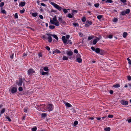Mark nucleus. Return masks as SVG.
<instances>
[{
  "instance_id": "f257e3e1",
  "label": "nucleus",
  "mask_w": 131,
  "mask_h": 131,
  "mask_svg": "<svg viewBox=\"0 0 131 131\" xmlns=\"http://www.w3.org/2000/svg\"><path fill=\"white\" fill-rule=\"evenodd\" d=\"M58 18V20L59 22L57 20L56 16H55L52 18V20L50 19V23L51 24L57 26H58L59 25L60 23L63 25L66 24V22L62 19L61 17H59Z\"/></svg>"
},
{
  "instance_id": "f03ea898",
  "label": "nucleus",
  "mask_w": 131,
  "mask_h": 131,
  "mask_svg": "<svg viewBox=\"0 0 131 131\" xmlns=\"http://www.w3.org/2000/svg\"><path fill=\"white\" fill-rule=\"evenodd\" d=\"M46 110L47 111H50L53 110V106L52 104H48L46 105Z\"/></svg>"
},
{
  "instance_id": "7ed1b4c3",
  "label": "nucleus",
  "mask_w": 131,
  "mask_h": 131,
  "mask_svg": "<svg viewBox=\"0 0 131 131\" xmlns=\"http://www.w3.org/2000/svg\"><path fill=\"white\" fill-rule=\"evenodd\" d=\"M51 4L54 6L56 8L59 10H61L62 9V8L59 6L57 4H55L53 2H51Z\"/></svg>"
},
{
  "instance_id": "20e7f679",
  "label": "nucleus",
  "mask_w": 131,
  "mask_h": 131,
  "mask_svg": "<svg viewBox=\"0 0 131 131\" xmlns=\"http://www.w3.org/2000/svg\"><path fill=\"white\" fill-rule=\"evenodd\" d=\"M95 51L97 53H99L101 55L103 54L104 53L103 51L102 50H100L99 48H96Z\"/></svg>"
},
{
  "instance_id": "39448f33",
  "label": "nucleus",
  "mask_w": 131,
  "mask_h": 131,
  "mask_svg": "<svg viewBox=\"0 0 131 131\" xmlns=\"http://www.w3.org/2000/svg\"><path fill=\"white\" fill-rule=\"evenodd\" d=\"M76 61L79 63H80L82 62V59L79 54H78L76 56Z\"/></svg>"
},
{
  "instance_id": "423d86ee",
  "label": "nucleus",
  "mask_w": 131,
  "mask_h": 131,
  "mask_svg": "<svg viewBox=\"0 0 131 131\" xmlns=\"http://www.w3.org/2000/svg\"><path fill=\"white\" fill-rule=\"evenodd\" d=\"M47 35V38L48 39V41L49 42H51L52 40V38L51 37L52 36V34H46Z\"/></svg>"
},
{
  "instance_id": "0eeeda50",
  "label": "nucleus",
  "mask_w": 131,
  "mask_h": 131,
  "mask_svg": "<svg viewBox=\"0 0 131 131\" xmlns=\"http://www.w3.org/2000/svg\"><path fill=\"white\" fill-rule=\"evenodd\" d=\"M92 24V22L88 20L85 22V27H88L90 25H91Z\"/></svg>"
},
{
  "instance_id": "6e6552de",
  "label": "nucleus",
  "mask_w": 131,
  "mask_h": 131,
  "mask_svg": "<svg viewBox=\"0 0 131 131\" xmlns=\"http://www.w3.org/2000/svg\"><path fill=\"white\" fill-rule=\"evenodd\" d=\"M17 91V88L15 87H13L11 89V91L12 93H15Z\"/></svg>"
},
{
  "instance_id": "1a4fd4ad",
  "label": "nucleus",
  "mask_w": 131,
  "mask_h": 131,
  "mask_svg": "<svg viewBox=\"0 0 131 131\" xmlns=\"http://www.w3.org/2000/svg\"><path fill=\"white\" fill-rule=\"evenodd\" d=\"M23 83V80L21 78H20L17 84L19 86H21Z\"/></svg>"
},
{
  "instance_id": "9d476101",
  "label": "nucleus",
  "mask_w": 131,
  "mask_h": 131,
  "mask_svg": "<svg viewBox=\"0 0 131 131\" xmlns=\"http://www.w3.org/2000/svg\"><path fill=\"white\" fill-rule=\"evenodd\" d=\"M34 72L35 71L33 69H29L28 70V74L29 75H30V74H32L33 73H34Z\"/></svg>"
},
{
  "instance_id": "9b49d317",
  "label": "nucleus",
  "mask_w": 131,
  "mask_h": 131,
  "mask_svg": "<svg viewBox=\"0 0 131 131\" xmlns=\"http://www.w3.org/2000/svg\"><path fill=\"white\" fill-rule=\"evenodd\" d=\"M62 39L64 43H66L67 42V40L66 38V37L64 36H63L62 37Z\"/></svg>"
},
{
  "instance_id": "f8f14e48",
  "label": "nucleus",
  "mask_w": 131,
  "mask_h": 131,
  "mask_svg": "<svg viewBox=\"0 0 131 131\" xmlns=\"http://www.w3.org/2000/svg\"><path fill=\"white\" fill-rule=\"evenodd\" d=\"M100 38H99L97 37L96 39H94L93 41V43L94 45L99 40Z\"/></svg>"
},
{
  "instance_id": "ddd939ff",
  "label": "nucleus",
  "mask_w": 131,
  "mask_h": 131,
  "mask_svg": "<svg viewBox=\"0 0 131 131\" xmlns=\"http://www.w3.org/2000/svg\"><path fill=\"white\" fill-rule=\"evenodd\" d=\"M121 103L122 104L125 105H127L128 104V102L127 101L122 100L121 101Z\"/></svg>"
},
{
  "instance_id": "4468645a",
  "label": "nucleus",
  "mask_w": 131,
  "mask_h": 131,
  "mask_svg": "<svg viewBox=\"0 0 131 131\" xmlns=\"http://www.w3.org/2000/svg\"><path fill=\"white\" fill-rule=\"evenodd\" d=\"M60 51L58 50L57 49L53 51L52 53L54 54L55 53H60Z\"/></svg>"
},
{
  "instance_id": "2eb2a0df",
  "label": "nucleus",
  "mask_w": 131,
  "mask_h": 131,
  "mask_svg": "<svg viewBox=\"0 0 131 131\" xmlns=\"http://www.w3.org/2000/svg\"><path fill=\"white\" fill-rule=\"evenodd\" d=\"M26 4V2H22L20 3L19 4V5L23 7Z\"/></svg>"
},
{
  "instance_id": "dca6fc26",
  "label": "nucleus",
  "mask_w": 131,
  "mask_h": 131,
  "mask_svg": "<svg viewBox=\"0 0 131 131\" xmlns=\"http://www.w3.org/2000/svg\"><path fill=\"white\" fill-rule=\"evenodd\" d=\"M73 54V52L71 51H69L67 52V54L68 55L71 56Z\"/></svg>"
},
{
  "instance_id": "f3484780",
  "label": "nucleus",
  "mask_w": 131,
  "mask_h": 131,
  "mask_svg": "<svg viewBox=\"0 0 131 131\" xmlns=\"http://www.w3.org/2000/svg\"><path fill=\"white\" fill-rule=\"evenodd\" d=\"M52 36L56 39V40H58V38L57 36L55 34H52Z\"/></svg>"
},
{
  "instance_id": "a211bd4d",
  "label": "nucleus",
  "mask_w": 131,
  "mask_h": 131,
  "mask_svg": "<svg viewBox=\"0 0 131 131\" xmlns=\"http://www.w3.org/2000/svg\"><path fill=\"white\" fill-rule=\"evenodd\" d=\"M103 17V16L101 15H98L97 16V18L100 20H101Z\"/></svg>"
},
{
  "instance_id": "6ab92c4d",
  "label": "nucleus",
  "mask_w": 131,
  "mask_h": 131,
  "mask_svg": "<svg viewBox=\"0 0 131 131\" xmlns=\"http://www.w3.org/2000/svg\"><path fill=\"white\" fill-rule=\"evenodd\" d=\"M113 87L115 88H118L120 87L119 85L118 84H116L114 85Z\"/></svg>"
},
{
  "instance_id": "aec40b11",
  "label": "nucleus",
  "mask_w": 131,
  "mask_h": 131,
  "mask_svg": "<svg viewBox=\"0 0 131 131\" xmlns=\"http://www.w3.org/2000/svg\"><path fill=\"white\" fill-rule=\"evenodd\" d=\"M41 74L43 75L46 74L48 75V72H44L43 71H42L41 72Z\"/></svg>"
},
{
  "instance_id": "412c9836",
  "label": "nucleus",
  "mask_w": 131,
  "mask_h": 131,
  "mask_svg": "<svg viewBox=\"0 0 131 131\" xmlns=\"http://www.w3.org/2000/svg\"><path fill=\"white\" fill-rule=\"evenodd\" d=\"M127 35V33L126 32H124L123 34V36L124 38H125Z\"/></svg>"
},
{
  "instance_id": "4be33fe9",
  "label": "nucleus",
  "mask_w": 131,
  "mask_h": 131,
  "mask_svg": "<svg viewBox=\"0 0 131 131\" xmlns=\"http://www.w3.org/2000/svg\"><path fill=\"white\" fill-rule=\"evenodd\" d=\"M1 12L2 13H3L4 14H6V11L5 10V9H3V8H1Z\"/></svg>"
},
{
  "instance_id": "5701e85b",
  "label": "nucleus",
  "mask_w": 131,
  "mask_h": 131,
  "mask_svg": "<svg viewBox=\"0 0 131 131\" xmlns=\"http://www.w3.org/2000/svg\"><path fill=\"white\" fill-rule=\"evenodd\" d=\"M65 105L66 106L68 107H71V105L68 103H65Z\"/></svg>"
},
{
  "instance_id": "b1692460",
  "label": "nucleus",
  "mask_w": 131,
  "mask_h": 131,
  "mask_svg": "<svg viewBox=\"0 0 131 131\" xmlns=\"http://www.w3.org/2000/svg\"><path fill=\"white\" fill-rule=\"evenodd\" d=\"M62 59H63V60H67L68 59V57L65 56H63Z\"/></svg>"
},
{
  "instance_id": "393cba45",
  "label": "nucleus",
  "mask_w": 131,
  "mask_h": 131,
  "mask_svg": "<svg viewBox=\"0 0 131 131\" xmlns=\"http://www.w3.org/2000/svg\"><path fill=\"white\" fill-rule=\"evenodd\" d=\"M49 27L50 29H53L55 27V26L53 25H50L49 26Z\"/></svg>"
},
{
  "instance_id": "a878e982",
  "label": "nucleus",
  "mask_w": 131,
  "mask_h": 131,
  "mask_svg": "<svg viewBox=\"0 0 131 131\" xmlns=\"http://www.w3.org/2000/svg\"><path fill=\"white\" fill-rule=\"evenodd\" d=\"M46 116V114L45 113H42L41 115V116L42 117L45 118Z\"/></svg>"
},
{
  "instance_id": "bb28decb",
  "label": "nucleus",
  "mask_w": 131,
  "mask_h": 131,
  "mask_svg": "<svg viewBox=\"0 0 131 131\" xmlns=\"http://www.w3.org/2000/svg\"><path fill=\"white\" fill-rule=\"evenodd\" d=\"M5 108H3L1 111L0 113L1 114H3L5 112Z\"/></svg>"
},
{
  "instance_id": "cd10ccee",
  "label": "nucleus",
  "mask_w": 131,
  "mask_h": 131,
  "mask_svg": "<svg viewBox=\"0 0 131 131\" xmlns=\"http://www.w3.org/2000/svg\"><path fill=\"white\" fill-rule=\"evenodd\" d=\"M130 10L129 9H127L125 12L126 14H128L130 12Z\"/></svg>"
},
{
  "instance_id": "c85d7f7f",
  "label": "nucleus",
  "mask_w": 131,
  "mask_h": 131,
  "mask_svg": "<svg viewBox=\"0 0 131 131\" xmlns=\"http://www.w3.org/2000/svg\"><path fill=\"white\" fill-rule=\"evenodd\" d=\"M32 15L34 17H36L37 16V13H33L32 14Z\"/></svg>"
},
{
  "instance_id": "c756f323",
  "label": "nucleus",
  "mask_w": 131,
  "mask_h": 131,
  "mask_svg": "<svg viewBox=\"0 0 131 131\" xmlns=\"http://www.w3.org/2000/svg\"><path fill=\"white\" fill-rule=\"evenodd\" d=\"M104 130L106 131H110V128L109 127H106L104 129Z\"/></svg>"
},
{
  "instance_id": "7c9ffc66",
  "label": "nucleus",
  "mask_w": 131,
  "mask_h": 131,
  "mask_svg": "<svg viewBox=\"0 0 131 131\" xmlns=\"http://www.w3.org/2000/svg\"><path fill=\"white\" fill-rule=\"evenodd\" d=\"M73 16L72 14H71L69 13L68 14V17L70 18H71Z\"/></svg>"
},
{
  "instance_id": "2f4dec72",
  "label": "nucleus",
  "mask_w": 131,
  "mask_h": 131,
  "mask_svg": "<svg viewBox=\"0 0 131 131\" xmlns=\"http://www.w3.org/2000/svg\"><path fill=\"white\" fill-rule=\"evenodd\" d=\"M72 25L75 27L78 26H79V24L77 23H73Z\"/></svg>"
},
{
  "instance_id": "473e14b6",
  "label": "nucleus",
  "mask_w": 131,
  "mask_h": 131,
  "mask_svg": "<svg viewBox=\"0 0 131 131\" xmlns=\"http://www.w3.org/2000/svg\"><path fill=\"white\" fill-rule=\"evenodd\" d=\"M5 117L9 121L11 122V120L8 116H5Z\"/></svg>"
},
{
  "instance_id": "72a5a7b5",
  "label": "nucleus",
  "mask_w": 131,
  "mask_h": 131,
  "mask_svg": "<svg viewBox=\"0 0 131 131\" xmlns=\"http://www.w3.org/2000/svg\"><path fill=\"white\" fill-rule=\"evenodd\" d=\"M86 20V19L85 17H83L82 19V20L83 22H85Z\"/></svg>"
},
{
  "instance_id": "f704fd0d",
  "label": "nucleus",
  "mask_w": 131,
  "mask_h": 131,
  "mask_svg": "<svg viewBox=\"0 0 131 131\" xmlns=\"http://www.w3.org/2000/svg\"><path fill=\"white\" fill-rule=\"evenodd\" d=\"M127 60H128V63L129 64V65H130L131 64V60H130V59H129L128 58H127Z\"/></svg>"
},
{
  "instance_id": "c9c22d12",
  "label": "nucleus",
  "mask_w": 131,
  "mask_h": 131,
  "mask_svg": "<svg viewBox=\"0 0 131 131\" xmlns=\"http://www.w3.org/2000/svg\"><path fill=\"white\" fill-rule=\"evenodd\" d=\"M47 36H48L47 35H46L43 36L42 37L43 39V40H45L47 39Z\"/></svg>"
},
{
  "instance_id": "e433bc0d",
  "label": "nucleus",
  "mask_w": 131,
  "mask_h": 131,
  "mask_svg": "<svg viewBox=\"0 0 131 131\" xmlns=\"http://www.w3.org/2000/svg\"><path fill=\"white\" fill-rule=\"evenodd\" d=\"M78 11L77 10H72V14L73 15H74L73 13H77Z\"/></svg>"
},
{
  "instance_id": "4c0bfd02",
  "label": "nucleus",
  "mask_w": 131,
  "mask_h": 131,
  "mask_svg": "<svg viewBox=\"0 0 131 131\" xmlns=\"http://www.w3.org/2000/svg\"><path fill=\"white\" fill-rule=\"evenodd\" d=\"M68 43L67 44L69 43L70 44H72V42H71V40H67Z\"/></svg>"
},
{
  "instance_id": "58836bf2",
  "label": "nucleus",
  "mask_w": 131,
  "mask_h": 131,
  "mask_svg": "<svg viewBox=\"0 0 131 131\" xmlns=\"http://www.w3.org/2000/svg\"><path fill=\"white\" fill-rule=\"evenodd\" d=\"M94 6L96 7H98L99 6V3H96L94 4Z\"/></svg>"
},
{
  "instance_id": "ea45409f",
  "label": "nucleus",
  "mask_w": 131,
  "mask_h": 131,
  "mask_svg": "<svg viewBox=\"0 0 131 131\" xmlns=\"http://www.w3.org/2000/svg\"><path fill=\"white\" fill-rule=\"evenodd\" d=\"M4 5V3L3 2H2L0 3V7H3Z\"/></svg>"
},
{
  "instance_id": "a19ab883",
  "label": "nucleus",
  "mask_w": 131,
  "mask_h": 131,
  "mask_svg": "<svg viewBox=\"0 0 131 131\" xmlns=\"http://www.w3.org/2000/svg\"><path fill=\"white\" fill-rule=\"evenodd\" d=\"M43 70L46 71H47L48 70V68L47 67H45L43 68Z\"/></svg>"
},
{
  "instance_id": "79ce46f5",
  "label": "nucleus",
  "mask_w": 131,
  "mask_h": 131,
  "mask_svg": "<svg viewBox=\"0 0 131 131\" xmlns=\"http://www.w3.org/2000/svg\"><path fill=\"white\" fill-rule=\"evenodd\" d=\"M113 2L112 0H107L106 1V3H112Z\"/></svg>"
},
{
  "instance_id": "37998d69",
  "label": "nucleus",
  "mask_w": 131,
  "mask_h": 131,
  "mask_svg": "<svg viewBox=\"0 0 131 131\" xmlns=\"http://www.w3.org/2000/svg\"><path fill=\"white\" fill-rule=\"evenodd\" d=\"M121 14L122 15L124 16L126 14L125 12V11H124L121 12Z\"/></svg>"
},
{
  "instance_id": "c03bdc74",
  "label": "nucleus",
  "mask_w": 131,
  "mask_h": 131,
  "mask_svg": "<svg viewBox=\"0 0 131 131\" xmlns=\"http://www.w3.org/2000/svg\"><path fill=\"white\" fill-rule=\"evenodd\" d=\"M78 122L77 121H75L74 123V125H76L78 124Z\"/></svg>"
},
{
  "instance_id": "a18cd8bd",
  "label": "nucleus",
  "mask_w": 131,
  "mask_h": 131,
  "mask_svg": "<svg viewBox=\"0 0 131 131\" xmlns=\"http://www.w3.org/2000/svg\"><path fill=\"white\" fill-rule=\"evenodd\" d=\"M37 129V128L35 127H33V128L32 129V131H36Z\"/></svg>"
},
{
  "instance_id": "49530a36",
  "label": "nucleus",
  "mask_w": 131,
  "mask_h": 131,
  "mask_svg": "<svg viewBox=\"0 0 131 131\" xmlns=\"http://www.w3.org/2000/svg\"><path fill=\"white\" fill-rule=\"evenodd\" d=\"M23 89L22 87H20L18 88V90L20 91H23Z\"/></svg>"
},
{
  "instance_id": "de8ad7c7",
  "label": "nucleus",
  "mask_w": 131,
  "mask_h": 131,
  "mask_svg": "<svg viewBox=\"0 0 131 131\" xmlns=\"http://www.w3.org/2000/svg\"><path fill=\"white\" fill-rule=\"evenodd\" d=\"M63 12L65 13H66L68 12L67 10L66 9H63Z\"/></svg>"
},
{
  "instance_id": "09e8293b",
  "label": "nucleus",
  "mask_w": 131,
  "mask_h": 131,
  "mask_svg": "<svg viewBox=\"0 0 131 131\" xmlns=\"http://www.w3.org/2000/svg\"><path fill=\"white\" fill-rule=\"evenodd\" d=\"M46 49L48 51H49L50 50V47L48 46H46L45 47Z\"/></svg>"
},
{
  "instance_id": "8fccbe9b",
  "label": "nucleus",
  "mask_w": 131,
  "mask_h": 131,
  "mask_svg": "<svg viewBox=\"0 0 131 131\" xmlns=\"http://www.w3.org/2000/svg\"><path fill=\"white\" fill-rule=\"evenodd\" d=\"M14 54V53H12V55L10 56V58L11 59H12L13 58Z\"/></svg>"
},
{
  "instance_id": "3c124183",
  "label": "nucleus",
  "mask_w": 131,
  "mask_h": 131,
  "mask_svg": "<svg viewBox=\"0 0 131 131\" xmlns=\"http://www.w3.org/2000/svg\"><path fill=\"white\" fill-rule=\"evenodd\" d=\"M128 80L130 81L131 80V77L130 76H128L127 77Z\"/></svg>"
},
{
  "instance_id": "603ef678",
  "label": "nucleus",
  "mask_w": 131,
  "mask_h": 131,
  "mask_svg": "<svg viewBox=\"0 0 131 131\" xmlns=\"http://www.w3.org/2000/svg\"><path fill=\"white\" fill-rule=\"evenodd\" d=\"M117 19L116 18H115L113 20V21L114 22H117Z\"/></svg>"
},
{
  "instance_id": "864d4df0",
  "label": "nucleus",
  "mask_w": 131,
  "mask_h": 131,
  "mask_svg": "<svg viewBox=\"0 0 131 131\" xmlns=\"http://www.w3.org/2000/svg\"><path fill=\"white\" fill-rule=\"evenodd\" d=\"M91 49L93 51H95V48L93 47H91Z\"/></svg>"
},
{
  "instance_id": "5fc2aeb1",
  "label": "nucleus",
  "mask_w": 131,
  "mask_h": 131,
  "mask_svg": "<svg viewBox=\"0 0 131 131\" xmlns=\"http://www.w3.org/2000/svg\"><path fill=\"white\" fill-rule=\"evenodd\" d=\"M78 51L76 49H75L74 50V52L76 53H78Z\"/></svg>"
},
{
  "instance_id": "6e6d98bb",
  "label": "nucleus",
  "mask_w": 131,
  "mask_h": 131,
  "mask_svg": "<svg viewBox=\"0 0 131 131\" xmlns=\"http://www.w3.org/2000/svg\"><path fill=\"white\" fill-rule=\"evenodd\" d=\"M108 117L109 118H112L113 117V115H108Z\"/></svg>"
},
{
  "instance_id": "4d7b16f0",
  "label": "nucleus",
  "mask_w": 131,
  "mask_h": 131,
  "mask_svg": "<svg viewBox=\"0 0 131 131\" xmlns=\"http://www.w3.org/2000/svg\"><path fill=\"white\" fill-rule=\"evenodd\" d=\"M25 11V10L24 9H23L22 10H20V12L21 13H24Z\"/></svg>"
},
{
  "instance_id": "13d9d810",
  "label": "nucleus",
  "mask_w": 131,
  "mask_h": 131,
  "mask_svg": "<svg viewBox=\"0 0 131 131\" xmlns=\"http://www.w3.org/2000/svg\"><path fill=\"white\" fill-rule=\"evenodd\" d=\"M27 108H24V111L25 112H27Z\"/></svg>"
},
{
  "instance_id": "bf43d9fd",
  "label": "nucleus",
  "mask_w": 131,
  "mask_h": 131,
  "mask_svg": "<svg viewBox=\"0 0 131 131\" xmlns=\"http://www.w3.org/2000/svg\"><path fill=\"white\" fill-rule=\"evenodd\" d=\"M15 18H18V15L17 14V13H16L15 14Z\"/></svg>"
},
{
  "instance_id": "052dcab7",
  "label": "nucleus",
  "mask_w": 131,
  "mask_h": 131,
  "mask_svg": "<svg viewBox=\"0 0 131 131\" xmlns=\"http://www.w3.org/2000/svg\"><path fill=\"white\" fill-rule=\"evenodd\" d=\"M38 56L39 57H41L42 56V55L41 53L38 54Z\"/></svg>"
},
{
  "instance_id": "680f3d73",
  "label": "nucleus",
  "mask_w": 131,
  "mask_h": 131,
  "mask_svg": "<svg viewBox=\"0 0 131 131\" xmlns=\"http://www.w3.org/2000/svg\"><path fill=\"white\" fill-rule=\"evenodd\" d=\"M39 18L41 19H43V17L41 15H40L39 16Z\"/></svg>"
},
{
  "instance_id": "e2e57ef3",
  "label": "nucleus",
  "mask_w": 131,
  "mask_h": 131,
  "mask_svg": "<svg viewBox=\"0 0 131 131\" xmlns=\"http://www.w3.org/2000/svg\"><path fill=\"white\" fill-rule=\"evenodd\" d=\"M120 1L123 3H126V0H120Z\"/></svg>"
},
{
  "instance_id": "0e129e2a",
  "label": "nucleus",
  "mask_w": 131,
  "mask_h": 131,
  "mask_svg": "<svg viewBox=\"0 0 131 131\" xmlns=\"http://www.w3.org/2000/svg\"><path fill=\"white\" fill-rule=\"evenodd\" d=\"M127 120V121L129 123H130L131 122V118L129 119H128Z\"/></svg>"
},
{
  "instance_id": "69168bd1",
  "label": "nucleus",
  "mask_w": 131,
  "mask_h": 131,
  "mask_svg": "<svg viewBox=\"0 0 131 131\" xmlns=\"http://www.w3.org/2000/svg\"><path fill=\"white\" fill-rule=\"evenodd\" d=\"M92 38H93L91 37H88V39L89 40H90Z\"/></svg>"
},
{
  "instance_id": "338daca9",
  "label": "nucleus",
  "mask_w": 131,
  "mask_h": 131,
  "mask_svg": "<svg viewBox=\"0 0 131 131\" xmlns=\"http://www.w3.org/2000/svg\"><path fill=\"white\" fill-rule=\"evenodd\" d=\"M41 6H46L45 4L42 3H41Z\"/></svg>"
},
{
  "instance_id": "774afa93",
  "label": "nucleus",
  "mask_w": 131,
  "mask_h": 131,
  "mask_svg": "<svg viewBox=\"0 0 131 131\" xmlns=\"http://www.w3.org/2000/svg\"><path fill=\"white\" fill-rule=\"evenodd\" d=\"M113 93V91L112 90H111L110 91V93L111 94H112Z\"/></svg>"
}]
</instances>
